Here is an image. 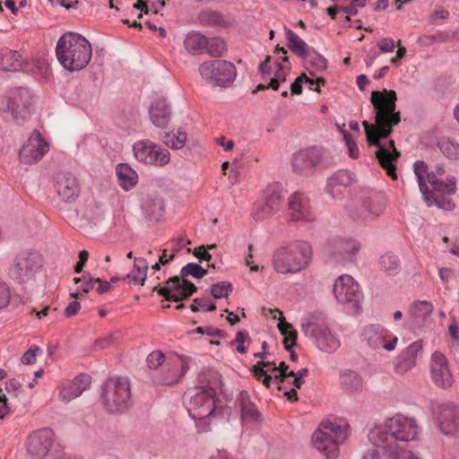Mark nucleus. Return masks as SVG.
<instances>
[{"mask_svg":"<svg viewBox=\"0 0 459 459\" xmlns=\"http://www.w3.org/2000/svg\"><path fill=\"white\" fill-rule=\"evenodd\" d=\"M326 165L327 160L324 150L316 146L295 152L291 160L293 171L302 176H311L316 170Z\"/></svg>","mask_w":459,"mask_h":459,"instance_id":"9b49d317","label":"nucleus"},{"mask_svg":"<svg viewBox=\"0 0 459 459\" xmlns=\"http://www.w3.org/2000/svg\"><path fill=\"white\" fill-rule=\"evenodd\" d=\"M148 263L146 259L135 257L133 270L126 274L122 279L128 280L135 285L143 286L147 277Z\"/></svg>","mask_w":459,"mask_h":459,"instance_id":"c9c22d12","label":"nucleus"},{"mask_svg":"<svg viewBox=\"0 0 459 459\" xmlns=\"http://www.w3.org/2000/svg\"><path fill=\"white\" fill-rule=\"evenodd\" d=\"M432 311L433 306L430 302L426 300L415 301L411 308L412 324L417 327L422 326Z\"/></svg>","mask_w":459,"mask_h":459,"instance_id":"e433bc0d","label":"nucleus"},{"mask_svg":"<svg viewBox=\"0 0 459 459\" xmlns=\"http://www.w3.org/2000/svg\"><path fill=\"white\" fill-rule=\"evenodd\" d=\"M341 384L347 392H361L363 390L362 377L355 371L346 370L341 375Z\"/></svg>","mask_w":459,"mask_h":459,"instance_id":"ea45409f","label":"nucleus"},{"mask_svg":"<svg viewBox=\"0 0 459 459\" xmlns=\"http://www.w3.org/2000/svg\"><path fill=\"white\" fill-rule=\"evenodd\" d=\"M39 351L38 346L30 347L22 357V362L24 365H31L36 362L37 352Z\"/></svg>","mask_w":459,"mask_h":459,"instance_id":"13d9d810","label":"nucleus"},{"mask_svg":"<svg viewBox=\"0 0 459 459\" xmlns=\"http://www.w3.org/2000/svg\"><path fill=\"white\" fill-rule=\"evenodd\" d=\"M22 59L21 55L8 48L0 51V68L4 71L15 72L22 68Z\"/></svg>","mask_w":459,"mask_h":459,"instance_id":"4c0bfd02","label":"nucleus"},{"mask_svg":"<svg viewBox=\"0 0 459 459\" xmlns=\"http://www.w3.org/2000/svg\"><path fill=\"white\" fill-rule=\"evenodd\" d=\"M276 314L280 316L278 328L281 333L284 335L283 344L285 349L290 352V359L292 361H296L298 359V355L295 353V351H292V348L296 345L298 333L292 328L291 324L286 322L282 313L280 310L275 309L273 311L274 318H276Z\"/></svg>","mask_w":459,"mask_h":459,"instance_id":"c756f323","label":"nucleus"},{"mask_svg":"<svg viewBox=\"0 0 459 459\" xmlns=\"http://www.w3.org/2000/svg\"><path fill=\"white\" fill-rule=\"evenodd\" d=\"M11 300V290L7 282L0 278V310L8 307Z\"/></svg>","mask_w":459,"mask_h":459,"instance_id":"5fc2aeb1","label":"nucleus"},{"mask_svg":"<svg viewBox=\"0 0 459 459\" xmlns=\"http://www.w3.org/2000/svg\"><path fill=\"white\" fill-rule=\"evenodd\" d=\"M207 274V271L196 263H188L182 267L180 271V277L184 279L187 276H193L196 279H201Z\"/></svg>","mask_w":459,"mask_h":459,"instance_id":"de8ad7c7","label":"nucleus"},{"mask_svg":"<svg viewBox=\"0 0 459 459\" xmlns=\"http://www.w3.org/2000/svg\"><path fill=\"white\" fill-rule=\"evenodd\" d=\"M379 264L383 271L388 274H392L398 270L400 266V261L398 256L394 254L385 253L380 257Z\"/></svg>","mask_w":459,"mask_h":459,"instance_id":"c03bdc74","label":"nucleus"},{"mask_svg":"<svg viewBox=\"0 0 459 459\" xmlns=\"http://www.w3.org/2000/svg\"><path fill=\"white\" fill-rule=\"evenodd\" d=\"M164 202L160 198L148 197L143 204V209L151 221H159L164 213Z\"/></svg>","mask_w":459,"mask_h":459,"instance_id":"58836bf2","label":"nucleus"},{"mask_svg":"<svg viewBox=\"0 0 459 459\" xmlns=\"http://www.w3.org/2000/svg\"><path fill=\"white\" fill-rule=\"evenodd\" d=\"M119 185L126 191L133 189L138 181L137 173L127 164L120 163L116 167Z\"/></svg>","mask_w":459,"mask_h":459,"instance_id":"72a5a7b5","label":"nucleus"},{"mask_svg":"<svg viewBox=\"0 0 459 459\" xmlns=\"http://www.w3.org/2000/svg\"><path fill=\"white\" fill-rule=\"evenodd\" d=\"M48 151V143L40 134H33L22 147L19 153V160L24 164H33L42 159Z\"/></svg>","mask_w":459,"mask_h":459,"instance_id":"4be33fe9","label":"nucleus"},{"mask_svg":"<svg viewBox=\"0 0 459 459\" xmlns=\"http://www.w3.org/2000/svg\"><path fill=\"white\" fill-rule=\"evenodd\" d=\"M200 22L204 25L215 26L223 23V16L216 11L205 10L199 14Z\"/></svg>","mask_w":459,"mask_h":459,"instance_id":"a18cd8bd","label":"nucleus"},{"mask_svg":"<svg viewBox=\"0 0 459 459\" xmlns=\"http://www.w3.org/2000/svg\"><path fill=\"white\" fill-rule=\"evenodd\" d=\"M207 39L198 32L188 33L185 39V47L190 52L200 53L205 49Z\"/></svg>","mask_w":459,"mask_h":459,"instance_id":"a19ab883","label":"nucleus"},{"mask_svg":"<svg viewBox=\"0 0 459 459\" xmlns=\"http://www.w3.org/2000/svg\"><path fill=\"white\" fill-rule=\"evenodd\" d=\"M343 138L346 142L347 147L349 149L350 156L353 159L359 157V148L355 143V141L351 138V135L349 132L343 131Z\"/></svg>","mask_w":459,"mask_h":459,"instance_id":"4d7b16f0","label":"nucleus"},{"mask_svg":"<svg viewBox=\"0 0 459 459\" xmlns=\"http://www.w3.org/2000/svg\"><path fill=\"white\" fill-rule=\"evenodd\" d=\"M91 378L87 374H80L72 381L62 385L59 392V398L63 402H70L79 397L86 389L90 387Z\"/></svg>","mask_w":459,"mask_h":459,"instance_id":"c85d7f7f","label":"nucleus"},{"mask_svg":"<svg viewBox=\"0 0 459 459\" xmlns=\"http://www.w3.org/2000/svg\"><path fill=\"white\" fill-rule=\"evenodd\" d=\"M56 54L63 67L71 72L79 71L86 67L91 58V45L81 34L68 31L57 40Z\"/></svg>","mask_w":459,"mask_h":459,"instance_id":"7ed1b4c3","label":"nucleus"},{"mask_svg":"<svg viewBox=\"0 0 459 459\" xmlns=\"http://www.w3.org/2000/svg\"><path fill=\"white\" fill-rule=\"evenodd\" d=\"M349 424L342 420H325L312 436L316 450L327 459H336L339 455V445L347 438Z\"/></svg>","mask_w":459,"mask_h":459,"instance_id":"39448f33","label":"nucleus"},{"mask_svg":"<svg viewBox=\"0 0 459 459\" xmlns=\"http://www.w3.org/2000/svg\"><path fill=\"white\" fill-rule=\"evenodd\" d=\"M442 153L450 160L459 159V143H454L449 139L442 140L438 143Z\"/></svg>","mask_w":459,"mask_h":459,"instance_id":"8fccbe9b","label":"nucleus"},{"mask_svg":"<svg viewBox=\"0 0 459 459\" xmlns=\"http://www.w3.org/2000/svg\"><path fill=\"white\" fill-rule=\"evenodd\" d=\"M307 373H308V369L306 368L300 369L298 372H294V375H292L291 377H294V379L292 381V384H293L295 388H300L301 387V385L305 382L304 379H303V377L307 376Z\"/></svg>","mask_w":459,"mask_h":459,"instance_id":"052dcab7","label":"nucleus"},{"mask_svg":"<svg viewBox=\"0 0 459 459\" xmlns=\"http://www.w3.org/2000/svg\"><path fill=\"white\" fill-rule=\"evenodd\" d=\"M456 191V179L455 177H447L445 181L439 180L437 186L431 190L435 197L439 200L449 199L448 197H440L439 194L454 195Z\"/></svg>","mask_w":459,"mask_h":459,"instance_id":"79ce46f5","label":"nucleus"},{"mask_svg":"<svg viewBox=\"0 0 459 459\" xmlns=\"http://www.w3.org/2000/svg\"><path fill=\"white\" fill-rule=\"evenodd\" d=\"M56 188L58 196L65 203H74L80 194L77 178L69 172L58 175Z\"/></svg>","mask_w":459,"mask_h":459,"instance_id":"cd10ccee","label":"nucleus"},{"mask_svg":"<svg viewBox=\"0 0 459 459\" xmlns=\"http://www.w3.org/2000/svg\"><path fill=\"white\" fill-rule=\"evenodd\" d=\"M418 434L419 426L414 418L395 414L386 419L384 425L370 429L368 440L373 447L362 459H420L405 449Z\"/></svg>","mask_w":459,"mask_h":459,"instance_id":"f03ea898","label":"nucleus"},{"mask_svg":"<svg viewBox=\"0 0 459 459\" xmlns=\"http://www.w3.org/2000/svg\"><path fill=\"white\" fill-rule=\"evenodd\" d=\"M194 255L200 260L210 261L212 258L211 254L207 251L204 246H201L195 249Z\"/></svg>","mask_w":459,"mask_h":459,"instance_id":"0e129e2a","label":"nucleus"},{"mask_svg":"<svg viewBox=\"0 0 459 459\" xmlns=\"http://www.w3.org/2000/svg\"><path fill=\"white\" fill-rule=\"evenodd\" d=\"M101 398L109 412H125L132 404L129 379L125 377H108L103 384Z\"/></svg>","mask_w":459,"mask_h":459,"instance_id":"6e6552de","label":"nucleus"},{"mask_svg":"<svg viewBox=\"0 0 459 459\" xmlns=\"http://www.w3.org/2000/svg\"><path fill=\"white\" fill-rule=\"evenodd\" d=\"M268 370L276 371V365L274 362L260 361L251 368V371L257 380H260L263 375H265Z\"/></svg>","mask_w":459,"mask_h":459,"instance_id":"603ef678","label":"nucleus"},{"mask_svg":"<svg viewBox=\"0 0 459 459\" xmlns=\"http://www.w3.org/2000/svg\"><path fill=\"white\" fill-rule=\"evenodd\" d=\"M428 172V165L424 161L418 160L414 163V173L417 177L419 188L423 195L424 202L429 207L435 205L438 209H442L444 211H453L455 204L452 199L439 200L437 197L434 196L430 190H429L425 181V177Z\"/></svg>","mask_w":459,"mask_h":459,"instance_id":"a211bd4d","label":"nucleus"},{"mask_svg":"<svg viewBox=\"0 0 459 459\" xmlns=\"http://www.w3.org/2000/svg\"><path fill=\"white\" fill-rule=\"evenodd\" d=\"M278 69L275 72L274 77L281 83L286 81L287 74L289 73V68L281 65L279 62L276 63Z\"/></svg>","mask_w":459,"mask_h":459,"instance_id":"e2e57ef3","label":"nucleus"},{"mask_svg":"<svg viewBox=\"0 0 459 459\" xmlns=\"http://www.w3.org/2000/svg\"><path fill=\"white\" fill-rule=\"evenodd\" d=\"M281 208V195L275 187H268L264 191L263 197L255 204L253 218L264 221L272 217Z\"/></svg>","mask_w":459,"mask_h":459,"instance_id":"aec40b11","label":"nucleus"},{"mask_svg":"<svg viewBox=\"0 0 459 459\" xmlns=\"http://www.w3.org/2000/svg\"><path fill=\"white\" fill-rule=\"evenodd\" d=\"M146 363L152 370V381L158 385H174L186 371V365L179 358L166 359L160 351L151 352L146 359Z\"/></svg>","mask_w":459,"mask_h":459,"instance_id":"0eeeda50","label":"nucleus"},{"mask_svg":"<svg viewBox=\"0 0 459 459\" xmlns=\"http://www.w3.org/2000/svg\"><path fill=\"white\" fill-rule=\"evenodd\" d=\"M389 333L386 328L380 325H371L363 329L362 340L374 350L384 349L386 351H393L398 342L396 336L387 340Z\"/></svg>","mask_w":459,"mask_h":459,"instance_id":"6ab92c4d","label":"nucleus"},{"mask_svg":"<svg viewBox=\"0 0 459 459\" xmlns=\"http://www.w3.org/2000/svg\"><path fill=\"white\" fill-rule=\"evenodd\" d=\"M359 247L360 245L355 240L333 239L326 248V255L333 263L344 264L352 259Z\"/></svg>","mask_w":459,"mask_h":459,"instance_id":"412c9836","label":"nucleus"},{"mask_svg":"<svg viewBox=\"0 0 459 459\" xmlns=\"http://www.w3.org/2000/svg\"><path fill=\"white\" fill-rule=\"evenodd\" d=\"M55 444V434L48 428H42L30 433L26 441L27 454L35 459H44Z\"/></svg>","mask_w":459,"mask_h":459,"instance_id":"2eb2a0df","label":"nucleus"},{"mask_svg":"<svg viewBox=\"0 0 459 459\" xmlns=\"http://www.w3.org/2000/svg\"><path fill=\"white\" fill-rule=\"evenodd\" d=\"M150 117L152 124L160 128L168 126L171 117L169 107L164 98L157 99L150 107Z\"/></svg>","mask_w":459,"mask_h":459,"instance_id":"7c9ffc66","label":"nucleus"},{"mask_svg":"<svg viewBox=\"0 0 459 459\" xmlns=\"http://www.w3.org/2000/svg\"><path fill=\"white\" fill-rule=\"evenodd\" d=\"M95 281H96V284H98V287L96 290L99 294H103L111 289L110 282H108L107 281H103L100 278H96Z\"/></svg>","mask_w":459,"mask_h":459,"instance_id":"338daca9","label":"nucleus"},{"mask_svg":"<svg viewBox=\"0 0 459 459\" xmlns=\"http://www.w3.org/2000/svg\"><path fill=\"white\" fill-rule=\"evenodd\" d=\"M432 382L439 388L448 389L453 385L454 377L448 366L446 357L440 351L432 353L429 362Z\"/></svg>","mask_w":459,"mask_h":459,"instance_id":"f3484780","label":"nucleus"},{"mask_svg":"<svg viewBox=\"0 0 459 459\" xmlns=\"http://www.w3.org/2000/svg\"><path fill=\"white\" fill-rule=\"evenodd\" d=\"M377 47L383 53H389L394 51L395 48L394 41L389 38H383L377 41Z\"/></svg>","mask_w":459,"mask_h":459,"instance_id":"bf43d9fd","label":"nucleus"},{"mask_svg":"<svg viewBox=\"0 0 459 459\" xmlns=\"http://www.w3.org/2000/svg\"><path fill=\"white\" fill-rule=\"evenodd\" d=\"M288 207L289 216L292 221H312L315 220L309 198L304 193L292 194L289 199Z\"/></svg>","mask_w":459,"mask_h":459,"instance_id":"393cba45","label":"nucleus"},{"mask_svg":"<svg viewBox=\"0 0 459 459\" xmlns=\"http://www.w3.org/2000/svg\"><path fill=\"white\" fill-rule=\"evenodd\" d=\"M289 366L285 362H281L278 367H276V371H279V377H288L294 375V371H289Z\"/></svg>","mask_w":459,"mask_h":459,"instance_id":"774afa93","label":"nucleus"},{"mask_svg":"<svg viewBox=\"0 0 459 459\" xmlns=\"http://www.w3.org/2000/svg\"><path fill=\"white\" fill-rule=\"evenodd\" d=\"M232 284L229 281H220L211 287V295L214 299L227 298L232 292Z\"/></svg>","mask_w":459,"mask_h":459,"instance_id":"3c124183","label":"nucleus"},{"mask_svg":"<svg viewBox=\"0 0 459 459\" xmlns=\"http://www.w3.org/2000/svg\"><path fill=\"white\" fill-rule=\"evenodd\" d=\"M201 76L214 86L226 87L236 78L235 65L225 60H212L201 64L199 67Z\"/></svg>","mask_w":459,"mask_h":459,"instance_id":"f8f14e48","label":"nucleus"},{"mask_svg":"<svg viewBox=\"0 0 459 459\" xmlns=\"http://www.w3.org/2000/svg\"><path fill=\"white\" fill-rule=\"evenodd\" d=\"M397 100L396 92L393 90L383 91H374L371 93V103L376 109L375 124L363 121L367 142L369 145L376 146V157L381 167L386 170L387 175L396 179L394 161L400 157V152L394 146L393 140L388 141V146L381 144L380 140L387 138L393 132V127L401 121L399 111H395Z\"/></svg>","mask_w":459,"mask_h":459,"instance_id":"f257e3e1","label":"nucleus"},{"mask_svg":"<svg viewBox=\"0 0 459 459\" xmlns=\"http://www.w3.org/2000/svg\"><path fill=\"white\" fill-rule=\"evenodd\" d=\"M437 410L440 431L446 436L455 434L459 430V409L449 403L439 405Z\"/></svg>","mask_w":459,"mask_h":459,"instance_id":"a878e982","label":"nucleus"},{"mask_svg":"<svg viewBox=\"0 0 459 459\" xmlns=\"http://www.w3.org/2000/svg\"><path fill=\"white\" fill-rule=\"evenodd\" d=\"M226 45L222 39L212 38L207 39V46L205 50L212 56H221L226 51Z\"/></svg>","mask_w":459,"mask_h":459,"instance_id":"49530a36","label":"nucleus"},{"mask_svg":"<svg viewBox=\"0 0 459 459\" xmlns=\"http://www.w3.org/2000/svg\"><path fill=\"white\" fill-rule=\"evenodd\" d=\"M185 395L189 396L187 411L196 422L198 432H206L209 429L210 420L221 414L217 405L219 401L216 391L212 388H202L189 391Z\"/></svg>","mask_w":459,"mask_h":459,"instance_id":"423d86ee","label":"nucleus"},{"mask_svg":"<svg viewBox=\"0 0 459 459\" xmlns=\"http://www.w3.org/2000/svg\"><path fill=\"white\" fill-rule=\"evenodd\" d=\"M74 281L76 284L82 282L81 288L84 293L93 290L96 285V278H92L90 275L88 277L83 276L82 278H74Z\"/></svg>","mask_w":459,"mask_h":459,"instance_id":"6e6d98bb","label":"nucleus"},{"mask_svg":"<svg viewBox=\"0 0 459 459\" xmlns=\"http://www.w3.org/2000/svg\"><path fill=\"white\" fill-rule=\"evenodd\" d=\"M422 351V342L416 341L403 350L394 363V372L404 375L417 365V358Z\"/></svg>","mask_w":459,"mask_h":459,"instance_id":"bb28decb","label":"nucleus"},{"mask_svg":"<svg viewBox=\"0 0 459 459\" xmlns=\"http://www.w3.org/2000/svg\"><path fill=\"white\" fill-rule=\"evenodd\" d=\"M288 48L299 57L306 59L310 54V48L293 30L285 27Z\"/></svg>","mask_w":459,"mask_h":459,"instance_id":"f704fd0d","label":"nucleus"},{"mask_svg":"<svg viewBox=\"0 0 459 459\" xmlns=\"http://www.w3.org/2000/svg\"><path fill=\"white\" fill-rule=\"evenodd\" d=\"M31 92L28 88H16L10 91L8 97L1 103V110L5 117L10 116L13 119H25L30 115L31 104Z\"/></svg>","mask_w":459,"mask_h":459,"instance_id":"ddd939ff","label":"nucleus"},{"mask_svg":"<svg viewBox=\"0 0 459 459\" xmlns=\"http://www.w3.org/2000/svg\"><path fill=\"white\" fill-rule=\"evenodd\" d=\"M238 403L240 406L241 419L248 421L259 420L261 414L257 411L256 406L251 402L249 394L247 391H241L238 397Z\"/></svg>","mask_w":459,"mask_h":459,"instance_id":"473e14b6","label":"nucleus"},{"mask_svg":"<svg viewBox=\"0 0 459 459\" xmlns=\"http://www.w3.org/2000/svg\"><path fill=\"white\" fill-rule=\"evenodd\" d=\"M81 308V305L78 301L70 302L65 309V316L66 317H72L75 316Z\"/></svg>","mask_w":459,"mask_h":459,"instance_id":"680f3d73","label":"nucleus"},{"mask_svg":"<svg viewBox=\"0 0 459 459\" xmlns=\"http://www.w3.org/2000/svg\"><path fill=\"white\" fill-rule=\"evenodd\" d=\"M204 334L212 337H219V338H224L225 333L222 330L219 328H215L213 326H206L204 329Z\"/></svg>","mask_w":459,"mask_h":459,"instance_id":"69168bd1","label":"nucleus"},{"mask_svg":"<svg viewBox=\"0 0 459 459\" xmlns=\"http://www.w3.org/2000/svg\"><path fill=\"white\" fill-rule=\"evenodd\" d=\"M190 308L193 312H197L201 308L205 311H214L216 309V305L206 298H195L193 299Z\"/></svg>","mask_w":459,"mask_h":459,"instance_id":"864d4df0","label":"nucleus"},{"mask_svg":"<svg viewBox=\"0 0 459 459\" xmlns=\"http://www.w3.org/2000/svg\"><path fill=\"white\" fill-rule=\"evenodd\" d=\"M133 151L136 160L144 164L164 166L170 160L168 150L149 140L136 142L133 145Z\"/></svg>","mask_w":459,"mask_h":459,"instance_id":"4468645a","label":"nucleus"},{"mask_svg":"<svg viewBox=\"0 0 459 459\" xmlns=\"http://www.w3.org/2000/svg\"><path fill=\"white\" fill-rule=\"evenodd\" d=\"M301 329L306 336L316 342L321 351L331 352L340 345L337 338L328 328L326 316L321 312H315L302 318Z\"/></svg>","mask_w":459,"mask_h":459,"instance_id":"1a4fd4ad","label":"nucleus"},{"mask_svg":"<svg viewBox=\"0 0 459 459\" xmlns=\"http://www.w3.org/2000/svg\"><path fill=\"white\" fill-rule=\"evenodd\" d=\"M333 293L339 303L357 306L359 299V284L348 274L338 277L333 284Z\"/></svg>","mask_w":459,"mask_h":459,"instance_id":"b1692460","label":"nucleus"},{"mask_svg":"<svg viewBox=\"0 0 459 459\" xmlns=\"http://www.w3.org/2000/svg\"><path fill=\"white\" fill-rule=\"evenodd\" d=\"M312 247L305 240H295L274 251L273 266L281 274H295L305 270L312 260Z\"/></svg>","mask_w":459,"mask_h":459,"instance_id":"20e7f679","label":"nucleus"},{"mask_svg":"<svg viewBox=\"0 0 459 459\" xmlns=\"http://www.w3.org/2000/svg\"><path fill=\"white\" fill-rule=\"evenodd\" d=\"M167 285L168 286L162 288L155 286L152 290L156 291L160 296L164 297L168 301L178 302L186 299L197 290L194 283L187 280L181 279L180 276L170 277L167 281Z\"/></svg>","mask_w":459,"mask_h":459,"instance_id":"dca6fc26","label":"nucleus"},{"mask_svg":"<svg viewBox=\"0 0 459 459\" xmlns=\"http://www.w3.org/2000/svg\"><path fill=\"white\" fill-rule=\"evenodd\" d=\"M42 264V256L38 252L21 251L13 257L8 267L7 275L13 281L24 284L34 279Z\"/></svg>","mask_w":459,"mask_h":459,"instance_id":"9d476101","label":"nucleus"},{"mask_svg":"<svg viewBox=\"0 0 459 459\" xmlns=\"http://www.w3.org/2000/svg\"><path fill=\"white\" fill-rule=\"evenodd\" d=\"M163 143L175 150L181 149L186 141V134L185 132H178L177 134L172 133H166L161 138Z\"/></svg>","mask_w":459,"mask_h":459,"instance_id":"37998d69","label":"nucleus"},{"mask_svg":"<svg viewBox=\"0 0 459 459\" xmlns=\"http://www.w3.org/2000/svg\"><path fill=\"white\" fill-rule=\"evenodd\" d=\"M377 196H370L364 200H352L347 204L349 216L357 222L372 220L378 216L382 211L381 207L375 205Z\"/></svg>","mask_w":459,"mask_h":459,"instance_id":"5701e85b","label":"nucleus"},{"mask_svg":"<svg viewBox=\"0 0 459 459\" xmlns=\"http://www.w3.org/2000/svg\"><path fill=\"white\" fill-rule=\"evenodd\" d=\"M304 60L316 71L321 72L327 68L326 58L317 53L314 48H310V54L308 55V57Z\"/></svg>","mask_w":459,"mask_h":459,"instance_id":"09e8293b","label":"nucleus"},{"mask_svg":"<svg viewBox=\"0 0 459 459\" xmlns=\"http://www.w3.org/2000/svg\"><path fill=\"white\" fill-rule=\"evenodd\" d=\"M353 181L352 175L346 169H341L333 173L328 179L325 190L333 199L338 195L335 189L338 187H347Z\"/></svg>","mask_w":459,"mask_h":459,"instance_id":"2f4dec72","label":"nucleus"}]
</instances>
